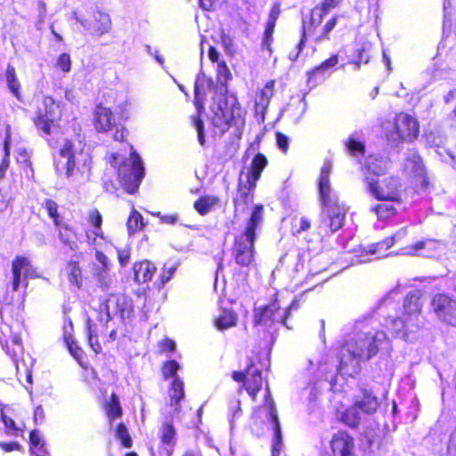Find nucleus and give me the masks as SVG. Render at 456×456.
Segmentation results:
<instances>
[{"label":"nucleus","instance_id":"f257e3e1","mask_svg":"<svg viewBox=\"0 0 456 456\" xmlns=\"http://www.w3.org/2000/svg\"><path fill=\"white\" fill-rule=\"evenodd\" d=\"M331 169V162L326 160L321 169L318 191L323 208L320 228L325 232L333 233L343 226L346 210L338 204V196L331 189L330 183Z\"/></svg>","mask_w":456,"mask_h":456},{"label":"nucleus","instance_id":"f03ea898","mask_svg":"<svg viewBox=\"0 0 456 456\" xmlns=\"http://www.w3.org/2000/svg\"><path fill=\"white\" fill-rule=\"evenodd\" d=\"M84 138L77 135L75 140L66 139L59 151V159L55 161V170L67 178L79 173L82 176L89 175L92 159L85 151Z\"/></svg>","mask_w":456,"mask_h":456},{"label":"nucleus","instance_id":"7ed1b4c3","mask_svg":"<svg viewBox=\"0 0 456 456\" xmlns=\"http://www.w3.org/2000/svg\"><path fill=\"white\" fill-rule=\"evenodd\" d=\"M374 324L375 322L371 318L356 323V329L359 331L346 345V350L354 359L360 361L370 359L387 341L386 333L379 330Z\"/></svg>","mask_w":456,"mask_h":456},{"label":"nucleus","instance_id":"20e7f679","mask_svg":"<svg viewBox=\"0 0 456 456\" xmlns=\"http://www.w3.org/2000/svg\"><path fill=\"white\" fill-rule=\"evenodd\" d=\"M263 222L264 207L262 205H256L246 222L243 232L237 236L234 240L233 257L239 265L248 266L253 262L256 231L261 228Z\"/></svg>","mask_w":456,"mask_h":456},{"label":"nucleus","instance_id":"39448f33","mask_svg":"<svg viewBox=\"0 0 456 456\" xmlns=\"http://www.w3.org/2000/svg\"><path fill=\"white\" fill-rule=\"evenodd\" d=\"M392 294L393 292L380 301L377 307V314L379 316L384 318L385 326L389 329L395 337L408 340L411 338L410 334L418 329V323H413L402 314H398L400 309L397 302L392 298Z\"/></svg>","mask_w":456,"mask_h":456},{"label":"nucleus","instance_id":"423d86ee","mask_svg":"<svg viewBox=\"0 0 456 456\" xmlns=\"http://www.w3.org/2000/svg\"><path fill=\"white\" fill-rule=\"evenodd\" d=\"M110 164L118 167V175L126 191L134 193L144 176V167L140 156L131 151L129 159H121L119 153L110 154Z\"/></svg>","mask_w":456,"mask_h":456},{"label":"nucleus","instance_id":"0eeeda50","mask_svg":"<svg viewBox=\"0 0 456 456\" xmlns=\"http://www.w3.org/2000/svg\"><path fill=\"white\" fill-rule=\"evenodd\" d=\"M44 112L39 110L34 119V123L40 132V134L48 140L49 136L58 132V120L61 118V110L58 103L50 97L44 98Z\"/></svg>","mask_w":456,"mask_h":456},{"label":"nucleus","instance_id":"6e6552de","mask_svg":"<svg viewBox=\"0 0 456 456\" xmlns=\"http://www.w3.org/2000/svg\"><path fill=\"white\" fill-rule=\"evenodd\" d=\"M74 17L92 36L101 37L111 28L110 15L97 8H91L86 13L74 12Z\"/></svg>","mask_w":456,"mask_h":456},{"label":"nucleus","instance_id":"1a4fd4ad","mask_svg":"<svg viewBox=\"0 0 456 456\" xmlns=\"http://www.w3.org/2000/svg\"><path fill=\"white\" fill-rule=\"evenodd\" d=\"M366 189L375 199L381 201H399L401 198V183L398 177L390 176L383 181V185L378 180L365 175Z\"/></svg>","mask_w":456,"mask_h":456},{"label":"nucleus","instance_id":"9d476101","mask_svg":"<svg viewBox=\"0 0 456 456\" xmlns=\"http://www.w3.org/2000/svg\"><path fill=\"white\" fill-rule=\"evenodd\" d=\"M298 306L296 301L292 302L291 305L286 311L281 314L280 312V305L276 300L268 304L265 307L255 308L254 311V324L271 326L275 323H282L287 326L286 320L292 309H297Z\"/></svg>","mask_w":456,"mask_h":456},{"label":"nucleus","instance_id":"9b49d317","mask_svg":"<svg viewBox=\"0 0 456 456\" xmlns=\"http://www.w3.org/2000/svg\"><path fill=\"white\" fill-rule=\"evenodd\" d=\"M419 134L418 120L407 113H399L395 118V131L388 135V140L399 143L402 141H412Z\"/></svg>","mask_w":456,"mask_h":456},{"label":"nucleus","instance_id":"f8f14e48","mask_svg":"<svg viewBox=\"0 0 456 456\" xmlns=\"http://www.w3.org/2000/svg\"><path fill=\"white\" fill-rule=\"evenodd\" d=\"M213 100L214 103L211 107L214 113L213 125L223 130L227 129L233 120V111L237 100L234 97L228 99L224 94L216 95Z\"/></svg>","mask_w":456,"mask_h":456},{"label":"nucleus","instance_id":"ddd939ff","mask_svg":"<svg viewBox=\"0 0 456 456\" xmlns=\"http://www.w3.org/2000/svg\"><path fill=\"white\" fill-rule=\"evenodd\" d=\"M431 309L440 321L456 326V300L443 293L436 294L431 300Z\"/></svg>","mask_w":456,"mask_h":456},{"label":"nucleus","instance_id":"4468645a","mask_svg":"<svg viewBox=\"0 0 456 456\" xmlns=\"http://www.w3.org/2000/svg\"><path fill=\"white\" fill-rule=\"evenodd\" d=\"M111 306H118V314L122 319L128 317L133 310L131 300L125 296L110 295L104 304L100 305L99 322L107 326L111 320Z\"/></svg>","mask_w":456,"mask_h":456},{"label":"nucleus","instance_id":"2eb2a0df","mask_svg":"<svg viewBox=\"0 0 456 456\" xmlns=\"http://www.w3.org/2000/svg\"><path fill=\"white\" fill-rule=\"evenodd\" d=\"M265 407L268 411L267 419L273 425V456H279L282 448L281 428L278 419V413L274 405V402L271 397L269 387H266Z\"/></svg>","mask_w":456,"mask_h":456},{"label":"nucleus","instance_id":"dca6fc26","mask_svg":"<svg viewBox=\"0 0 456 456\" xmlns=\"http://www.w3.org/2000/svg\"><path fill=\"white\" fill-rule=\"evenodd\" d=\"M330 448L332 456H356L354 439L345 431L333 436Z\"/></svg>","mask_w":456,"mask_h":456},{"label":"nucleus","instance_id":"f3484780","mask_svg":"<svg viewBox=\"0 0 456 456\" xmlns=\"http://www.w3.org/2000/svg\"><path fill=\"white\" fill-rule=\"evenodd\" d=\"M403 170L408 175L418 177L421 180L423 187H426L428 181L426 179L425 167L418 152L413 150H408L405 154Z\"/></svg>","mask_w":456,"mask_h":456},{"label":"nucleus","instance_id":"a211bd4d","mask_svg":"<svg viewBox=\"0 0 456 456\" xmlns=\"http://www.w3.org/2000/svg\"><path fill=\"white\" fill-rule=\"evenodd\" d=\"M254 189L255 187H251L250 184L243 183L242 178H240L238 191L233 199L235 216L243 214L248 206L253 203Z\"/></svg>","mask_w":456,"mask_h":456},{"label":"nucleus","instance_id":"6ab92c4d","mask_svg":"<svg viewBox=\"0 0 456 456\" xmlns=\"http://www.w3.org/2000/svg\"><path fill=\"white\" fill-rule=\"evenodd\" d=\"M421 306L422 305L418 293L411 292L404 298L401 314L409 319L410 322L419 324Z\"/></svg>","mask_w":456,"mask_h":456},{"label":"nucleus","instance_id":"aec40b11","mask_svg":"<svg viewBox=\"0 0 456 456\" xmlns=\"http://www.w3.org/2000/svg\"><path fill=\"white\" fill-rule=\"evenodd\" d=\"M249 364L247 367V379L245 382V389L251 398L255 401L258 391L262 387V375L261 370L255 367L252 361L249 360Z\"/></svg>","mask_w":456,"mask_h":456},{"label":"nucleus","instance_id":"412c9836","mask_svg":"<svg viewBox=\"0 0 456 456\" xmlns=\"http://www.w3.org/2000/svg\"><path fill=\"white\" fill-rule=\"evenodd\" d=\"M114 125L111 110L102 105H98L94 111V126L98 132H107Z\"/></svg>","mask_w":456,"mask_h":456},{"label":"nucleus","instance_id":"4be33fe9","mask_svg":"<svg viewBox=\"0 0 456 456\" xmlns=\"http://www.w3.org/2000/svg\"><path fill=\"white\" fill-rule=\"evenodd\" d=\"M30 267V263L26 257L16 256L14 258L12 264V272L13 276L12 289L14 291L19 289L21 274L23 273L25 277L28 276Z\"/></svg>","mask_w":456,"mask_h":456},{"label":"nucleus","instance_id":"5701e85b","mask_svg":"<svg viewBox=\"0 0 456 456\" xmlns=\"http://www.w3.org/2000/svg\"><path fill=\"white\" fill-rule=\"evenodd\" d=\"M267 165L266 158L261 154H256L251 163L249 171L246 175V182L251 187H256L257 180L260 178L261 173Z\"/></svg>","mask_w":456,"mask_h":456},{"label":"nucleus","instance_id":"b1692460","mask_svg":"<svg viewBox=\"0 0 456 456\" xmlns=\"http://www.w3.org/2000/svg\"><path fill=\"white\" fill-rule=\"evenodd\" d=\"M238 314L232 309L224 308L214 319V325L218 330H225L236 326Z\"/></svg>","mask_w":456,"mask_h":456},{"label":"nucleus","instance_id":"393cba45","mask_svg":"<svg viewBox=\"0 0 456 456\" xmlns=\"http://www.w3.org/2000/svg\"><path fill=\"white\" fill-rule=\"evenodd\" d=\"M155 272L156 267L150 261H142L134 265V281L137 283H145L151 281Z\"/></svg>","mask_w":456,"mask_h":456},{"label":"nucleus","instance_id":"a878e982","mask_svg":"<svg viewBox=\"0 0 456 456\" xmlns=\"http://www.w3.org/2000/svg\"><path fill=\"white\" fill-rule=\"evenodd\" d=\"M389 162L387 159L371 155L369 156L365 161V167L369 175L376 176L383 175L387 168Z\"/></svg>","mask_w":456,"mask_h":456},{"label":"nucleus","instance_id":"bb28decb","mask_svg":"<svg viewBox=\"0 0 456 456\" xmlns=\"http://www.w3.org/2000/svg\"><path fill=\"white\" fill-rule=\"evenodd\" d=\"M436 242L433 240H419L404 248L406 255L429 256L436 249Z\"/></svg>","mask_w":456,"mask_h":456},{"label":"nucleus","instance_id":"cd10ccee","mask_svg":"<svg viewBox=\"0 0 456 456\" xmlns=\"http://www.w3.org/2000/svg\"><path fill=\"white\" fill-rule=\"evenodd\" d=\"M357 409L362 411L371 414L374 413L379 406L378 398L368 390H362V396L354 403Z\"/></svg>","mask_w":456,"mask_h":456},{"label":"nucleus","instance_id":"c85d7f7f","mask_svg":"<svg viewBox=\"0 0 456 456\" xmlns=\"http://www.w3.org/2000/svg\"><path fill=\"white\" fill-rule=\"evenodd\" d=\"M184 384L179 377H175L171 383L169 388V397L171 405L175 407V411H180V402L184 398Z\"/></svg>","mask_w":456,"mask_h":456},{"label":"nucleus","instance_id":"c756f323","mask_svg":"<svg viewBox=\"0 0 456 456\" xmlns=\"http://www.w3.org/2000/svg\"><path fill=\"white\" fill-rule=\"evenodd\" d=\"M30 440V454L36 456H50L46 447L45 442L41 436L39 430L34 429L30 432L29 436Z\"/></svg>","mask_w":456,"mask_h":456},{"label":"nucleus","instance_id":"7c9ffc66","mask_svg":"<svg viewBox=\"0 0 456 456\" xmlns=\"http://www.w3.org/2000/svg\"><path fill=\"white\" fill-rule=\"evenodd\" d=\"M338 63V56L337 54L331 55L329 59L322 61L319 66L307 72L308 81L311 82L313 79H316L319 75L324 76Z\"/></svg>","mask_w":456,"mask_h":456},{"label":"nucleus","instance_id":"2f4dec72","mask_svg":"<svg viewBox=\"0 0 456 456\" xmlns=\"http://www.w3.org/2000/svg\"><path fill=\"white\" fill-rule=\"evenodd\" d=\"M273 81H269L265 84L264 88L261 90L256 100V110L261 111L262 113L267 109L270 100L273 95Z\"/></svg>","mask_w":456,"mask_h":456},{"label":"nucleus","instance_id":"473e14b6","mask_svg":"<svg viewBox=\"0 0 456 456\" xmlns=\"http://www.w3.org/2000/svg\"><path fill=\"white\" fill-rule=\"evenodd\" d=\"M219 198L212 195L202 196L194 202V208L197 212L205 216L219 204Z\"/></svg>","mask_w":456,"mask_h":456},{"label":"nucleus","instance_id":"72a5a7b5","mask_svg":"<svg viewBox=\"0 0 456 456\" xmlns=\"http://www.w3.org/2000/svg\"><path fill=\"white\" fill-rule=\"evenodd\" d=\"M59 238L61 241L69 248L70 250L76 251L78 248L77 246V239L76 232L69 227L67 224L59 225Z\"/></svg>","mask_w":456,"mask_h":456},{"label":"nucleus","instance_id":"f704fd0d","mask_svg":"<svg viewBox=\"0 0 456 456\" xmlns=\"http://www.w3.org/2000/svg\"><path fill=\"white\" fill-rule=\"evenodd\" d=\"M5 78H6V83H7V86H8L9 90L11 91V93L13 94L14 97H16L18 100H20V84L16 76L15 68L11 64L7 65Z\"/></svg>","mask_w":456,"mask_h":456},{"label":"nucleus","instance_id":"c9c22d12","mask_svg":"<svg viewBox=\"0 0 456 456\" xmlns=\"http://www.w3.org/2000/svg\"><path fill=\"white\" fill-rule=\"evenodd\" d=\"M86 333L90 347L95 354H99L102 346L98 340L97 325L90 318L86 320Z\"/></svg>","mask_w":456,"mask_h":456},{"label":"nucleus","instance_id":"e433bc0d","mask_svg":"<svg viewBox=\"0 0 456 456\" xmlns=\"http://www.w3.org/2000/svg\"><path fill=\"white\" fill-rule=\"evenodd\" d=\"M68 279L71 285L80 288L82 286V272L76 261H70L67 265Z\"/></svg>","mask_w":456,"mask_h":456},{"label":"nucleus","instance_id":"4c0bfd02","mask_svg":"<svg viewBox=\"0 0 456 456\" xmlns=\"http://www.w3.org/2000/svg\"><path fill=\"white\" fill-rule=\"evenodd\" d=\"M144 225L145 224L143 223V218L142 215L137 210L133 208L126 222L128 234L130 236L134 235L135 232L142 230Z\"/></svg>","mask_w":456,"mask_h":456},{"label":"nucleus","instance_id":"58836bf2","mask_svg":"<svg viewBox=\"0 0 456 456\" xmlns=\"http://www.w3.org/2000/svg\"><path fill=\"white\" fill-rule=\"evenodd\" d=\"M393 201H383L371 208V211L376 213L379 219H387L395 214V208Z\"/></svg>","mask_w":456,"mask_h":456},{"label":"nucleus","instance_id":"ea45409f","mask_svg":"<svg viewBox=\"0 0 456 456\" xmlns=\"http://www.w3.org/2000/svg\"><path fill=\"white\" fill-rule=\"evenodd\" d=\"M175 429L171 420H166L161 428V442L167 445H174L175 438Z\"/></svg>","mask_w":456,"mask_h":456},{"label":"nucleus","instance_id":"a19ab883","mask_svg":"<svg viewBox=\"0 0 456 456\" xmlns=\"http://www.w3.org/2000/svg\"><path fill=\"white\" fill-rule=\"evenodd\" d=\"M360 419L361 416L355 405L354 407L347 409L341 415L342 422H344L346 425L351 428L357 427V425L360 423Z\"/></svg>","mask_w":456,"mask_h":456},{"label":"nucleus","instance_id":"79ce46f5","mask_svg":"<svg viewBox=\"0 0 456 456\" xmlns=\"http://www.w3.org/2000/svg\"><path fill=\"white\" fill-rule=\"evenodd\" d=\"M346 146L349 153L354 157H362L364 153V145L362 142L355 140L354 137H350L346 142Z\"/></svg>","mask_w":456,"mask_h":456},{"label":"nucleus","instance_id":"37998d69","mask_svg":"<svg viewBox=\"0 0 456 456\" xmlns=\"http://www.w3.org/2000/svg\"><path fill=\"white\" fill-rule=\"evenodd\" d=\"M276 23L268 21L266 22L264 37L262 39V48L269 52V53H272L271 49V42L273 40V34L274 32Z\"/></svg>","mask_w":456,"mask_h":456},{"label":"nucleus","instance_id":"c03bdc74","mask_svg":"<svg viewBox=\"0 0 456 456\" xmlns=\"http://www.w3.org/2000/svg\"><path fill=\"white\" fill-rule=\"evenodd\" d=\"M43 206L46 209L48 216L53 220L54 224L59 226L60 216L58 213V204L53 200L46 199Z\"/></svg>","mask_w":456,"mask_h":456},{"label":"nucleus","instance_id":"a18cd8bd","mask_svg":"<svg viewBox=\"0 0 456 456\" xmlns=\"http://www.w3.org/2000/svg\"><path fill=\"white\" fill-rule=\"evenodd\" d=\"M107 414L110 419L120 417L122 414V409L116 395H111V401L107 405Z\"/></svg>","mask_w":456,"mask_h":456},{"label":"nucleus","instance_id":"49530a36","mask_svg":"<svg viewBox=\"0 0 456 456\" xmlns=\"http://www.w3.org/2000/svg\"><path fill=\"white\" fill-rule=\"evenodd\" d=\"M180 369V365L175 360L167 361L163 364L162 373L166 379L173 378L174 379L176 375L177 370Z\"/></svg>","mask_w":456,"mask_h":456},{"label":"nucleus","instance_id":"de8ad7c7","mask_svg":"<svg viewBox=\"0 0 456 456\" xmlns=\"http://www.w3.org/2000/svg\"><path fill=\"white\" fill-rule=\"evenodd\" d=\"M337 20H338V18L336 16H334L326 22V24L322 28V31L321 35H319L315 37L316 43H320L323 40L329 39V34L335 28V26L337 24Z\"/></svg>","mask_w":456,"mask_h":456},{"label":"nucleus","instance_id":"09e8293b","mask_svg":"<svg viewBox=\"0 0 456 456\" xmlns=\"http://www.w3.org/2000/svg\"><path fill=\"white\" fill-rule=\"evenodd\" d=\"M327 14L328 12L320 6L314 7L311 12L310 26L313 28L318 27Z\"/></svg>","mask_w":456,"mask_h":456},{"label":"nucleus","instance_id":"8fccbe9b","mask_svg":"<svg viewBox=\"0 0 456 456\" xmlns=\"http://www.w3.org/2000/svg\"><path fill=\"white\" fill-rule=\"evenodd\" d=\"M65 341L72 356L79 361L83 357V350L77 345L75 338L70 335L65 338Z\"/></svg>","mask_w":456,"mask_h":456},{"label":"nucleus","instance_id":"3c124183","mask_svg":"<svg viewBox=\"0 0 456 456\" xmlns=\"http://www.w3.org/2000/svg\"><path fill=\"white\" fill-rule=\"evenodd\" d=\"M116 433L124 447L130 448L132 446V439L128 434L127 428L124 424L121 423L118 426Z\"/></svg>","mask_w":456,"mask_h":456},{"label":"nucleus","instance_id":"603ef678","mask_svg":"<svg viewBox=\"0 0 456 456\" xmlns=\"http://www.w3.org/2000/svg\"><path fill=\"white\" fill-rule=\"evenodd\" d=\"M29 158V154L25 149L18 150L16 157L17 162L20 164L24 169H29L32 172L33 170ZM25 171L28 174V170Z\"/></svg>","mask_w":456,"mask_h":456},{"label":"nucleus","instance_id":"864d4df0","mask_svg":"<svg viewBox=\"0 0 456 456\" xmlns=\"http://www.w3.org/2000/svg\"><path fill=\"white\" fill-rule=\"evenodd\" d=\"M391 247H387V243H384V240L378 242L375 245H371L370 247L369 252L370 255H376L377 258H380L382 256H389L390 254L384 255L383 253L390 248Z\"/></svg>","mask_w":456,"mask_h":456},{"label":"nucleus","instance_id":"5fc2aeb1","mask_svg":"<svg viewBox=\"0 0 456 456\" xmlns=\"http://www.w3.org/2000/svg\"><path fill=\"white\" fill-rule=\"evenodd\" d=\"M446 454L447 456H456V425L449 435Z\"/></svg>","mask_w":456,"mask_h":456},{"label":"nucleus","instance_id":"6e6d98bb","mask_svg":"<svg viewBox=\"0 0 456 456\" xmlns=\"http://www.w3.org/2000/svg\"><path fill=\"white\" fill-rule=\"evenodd\" d=\"M407 235V229L405 227L399 229L393 236L387 237L384 240L387 247H392L396 241L403 240Z\"/></svg>","mask_w":456,"mask_h":456},{"label":"nucleus","instance_id":"4d7b16f0","mask_svg":"<svg viewBox=\"0 0 456 456\" xmlns=\"http://www.w3.org/2000/svg\"><path fill=\"white\" fill-rule=\"evenodd\" d=\"M194 126L198 133V141L201 146L205 145L206 139L204 134V124L200 118H193Z\"/></svg>","mask_w":456,"mask_h":456},{"label":"nucleus","instance_id":"13d9d810","mask_svg":"<svg viewBox=\"0 0 456 456\" xmlns=\"http://www.w3.org/2000/svg\"><path fill=\"white\" fill-rule=\"evenodd\" d=\"M89 221L91 224L97 230L95 232V234L99 236L98 231L101 230L102 223V215L98 210H94L89 215Z\"/></svg>","mask_w":456,"mask_h":456},{"label":"nucleus","instance_id":"bf43d9fd","mask_svg":"<svg viewBox=\"0 0 456 456\" xmlns=\"http://www.w3.org/2000/svg\"><path fill=\"white\" fill-rule=\"evenodd\" d=\"M57 66L64 72L70 70L71 61L68 53H61L57 60Z\"/></svg>","mask_w":456,"mask_h":456},{"label":"nucleus","instance_id":"052dcab7","mask_svg":"<svg viewBox=\"0 0 456 456\" xmlns=\"http://www.w3.org/2000/svg\"><path fill=\"white\" fill-rule=\"evenodd\" d=\"M276 142L278 147L286 153L289 149V137L281 132L276 133Z\"/></svg>","mask_w":456,"mask_h":456},{"label":"nucleus","instance_id":"680f3d73","mask_svg":"<svg viewBox=\"0 0 456 456\" xmlns=\"http://www.w3.org/2000/svg\"><path fill=\"white\" fill-rule=\"evenodd\" d=\"M305 21L303 20V27H302V36H301V39L297 45V52L294 54L292 53H289V59L291 61H296L297 58L298 57L300 52L303 50V47L305 45Z\"/></svg>","mask_w":456,"mask_h":456},{"label":"nucleus","instance_id":"e2e57ef3","mask_svg":"<svg viewBox=\"0 0 456 456\" xmlns=\"http://www.w3.org/2000/svg\"><path fill=\"white\" fill-rule=\"evenodd\" d=\"M162 352H174L175 350V342L169 338H165L159 343Z\"/></svg>","mask_w":456,"mask_h":456},{"label":"nucleus","instance_id":"0e129e2a","mask_svg":"<svg viewBox=\"0 0 456 456\" xmlns=\"http://www.w3.org/2000/svg\"><path fill=\"white\" fill-rule=\"evenodd\" d=\"M118 258L122 266H126L130 260V250L128 248H121L118 250Z\"/></svg>","mask_w":456,"mask_h":456},{"label":"nucleus","instance_id":"69168bd1","mask_svg":"<svg viewBox=\"0 0 456 456\" xmlns=\"http://www.w3.org/2000/svg\"><path fill=\"white\" fill-rule=\"evenodd\" d=\"M0 448L3 449L4 452H9L12 451H20L21 449V446L17 442H10V443H4L0 442Z\"/></svg>","mask_w":456,"mask_h":456},{"label":"nucleus","instance_id":"338daca9","mask_svg":"<svg viewBox=\"0 0 456 456\" xmlns=\"http://www.w3.org/2000/svg\"><path fill=\"white\" fill-rule=\"evenodd\" d=\"M280 13H281L280 4H278V3L273 4V5L271 8L270 13H269L268 21L276 23V21L280 16Z\"/></svg>","mask_w":456,"mask_h":456},{"label":"nucleus","instance_id":"774afa93","mask_svg":"<svg viewBox=\"0 0 456 456\" xmlns=\"http://www.w3.org/2000/svg\"><path fill=\"white\" fill-rule=\"evenodd\" d=\"M95 258H96V260L100 264H102V272L105 273V271H107L108 268H109L108 267L109 266V258H108V256L104 253H102L101 251H96Z\"/></svg>","mask_w":456,"mask_h":456}]
</instances>
